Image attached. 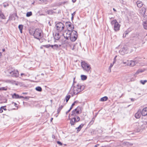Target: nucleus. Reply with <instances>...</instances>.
<instances>
[{
	"mask_svg": "<svg viewBox=\"0 0 147 147\" xmlns=\"http://www.w3.org/2000/svg\"><path fill=\"white\" fill-rule=\"evenodd\" d=\"M75 78H74V82L70 90V93L72 94V96L77 94L83 90L84 88L83 86H81L80 84L75 82Z\"/></svg>",
	"mask_w": 147,
	"mask_h": 147,
	"instance_id": "obj_1",
	"label": "nucleus"
},
{
	"mask_svg": "<svg viewBox=\"0 0 147 147\" xmlns=\"http://www.w3.org/2000/svg\"><path fill=\"white\" fill-rule=\"evenodd\" d=\"M81 65L84 70L88 73L91 72V67L90 65L84 61L81 62Z\"/></svg>",
	"mask_w": 147,
	"mask_h": 147,
	"instance_id": "obj_2",
	"label": "nucleus"
},
{
	"mask_svg": "<svg viewBox=\"0 0 147 147\" xmlns=\"http://www.w3.org/2000/svg\"><path fill=\"white\" fill-rule=\"evenodd\" d=\"M6 72L9 74V76L17 78L19 76L18 71L12 68L8 69L6 71Z\"/></svg>",
	"mask_w": 147,
	"mask_h": 147,
	"instance_id": "obj_3",
	"label": "nucleus"
},
{
	"mask_svg": "<svg viewBox=\"0 0 147 147\" xmlns=\"http://www.w3.org/2000/svg\"><path fill=\"white\" fill-rule=\"evenodd\" d=\"M42 31L39 29H37L35 30L33 34L34 38L38 40H40L42 37L41 34Z\"/></svg>",
	"mask_w": 147,
	"mask_h": 147,
	"instance_id": "obj_4",
	"label": "nucleus"
},
{
	"mask_svg": "<svg viewBox=\"0 0 147 147\" xmlns=\"http://www.w3.org/2000/svg\"><path fill=\"white\" fill-rule=\"evenodd\" d=\"M55 27L58 32H60L63 30L64 28L65 25L61 22H59L56 24Z\"/></svg>",
	"mask_w": 147,
	"mask_h": 147,
	"instance_id": "obj_5",
	"label": "nucleus"
},
{
	"mask_svg": "<svg viewBox=\"0 0 147 147\" xmlns=\"http://www.w3.org/2000/svg\"><path fill=\"white\" fill-rule=\"evenodd\" d=\"M112 25H114V30L117 31L119 30L120 25L117 22L116 20H114L111 22Z\"/></svg>",
	"mask_w": 147,
	"mask_h": 147,
	"instance_id": "obj_6",
	"label": "nucleus"
},
{
	"mask_svg": "<svg viewBox=\"0 0 147 147\" xmlns=\"http://www.w3.org/2000/svg\"><path fill=\"white\" fill-rule=\"evenodd\" d=\"M77 36V32L75 31L74 30L72 31V34L69 38H70L71 41L74 42L76 40Z\"/></svg>",
	"mask_w": 147,
	"mask_h": 147,
	"instance_id": "obj_7",
	"label": "nucleus"
},
{
	"mask_svg": "<svg viewBox=\"0 0 147 147\" xmlns=\"http://www.w3.org/2000/svg\"><path fill=\"white\" fill-rule=\"evenodd\" d=\"M71 31L69 30H67L63 33V35L66 39L68 40L69 38L72 34Z\"/></svg>",
	"mask_w": 147,
	"mask_h": 147,
	"instance_id": "obj_8",
	"label": "nucleus"
},
{
	"mask_svg": "<svg viewBox=\"0 0 147 147\" xmlns=\"http://www.w3.org/2000/svg\"><path fill=\"white\" fill-rule=\"evenodd\" d=\"M65 24L66 27L67 28V30H69L71 31H73V30L74 28V26L73 25L71 24V23L70 22H66Z\"/></svg>",
	"mask_w": 147,
	"mask_h": 147,
	"instance_id": "obj_9",
	"label": "nucleus"
},
{
	"mask_svg": "<svg viewBox=\"0 0 147 147\" xmlns=\"http://www.w3.org/2000/svg\"><path fill=\"white\" fill-rule=\"evenodd\" d=\"M120 54L123 55L127 53V47H123L119 51Z\"/></svg>",
	"mask_w": 147,
	"mask_h": 147,
	"instance_id": "obj_10",
	"label": "nucleus"
},
{
	"mask_svg": "<svg viewBox=\"0 0 147 147\" xmlns=\"http://www.w3.org/2000/svg\"><path fill=\"white\" fill-rule=\"evenodd\" d=\"M82 110L81 108L80 107H78L76 108L73 110L72 111V115H74V113L75 112H76V113L78 114L81 113Z\"/></svg>",
	"mask_w": 147,
	"mask_h": 147,
	"instance_id": "obj_11",
	"label": "nucleus"
},
{
	"mask_svg": "<svg viewBox=\"0 0 147 147\" xmlns=\"http://www.w3.org/2000/svg\"><path fill=\"white\" fill-rule=\"evenodd\" d=\"M135 124L136 126H138V129L139 130L142 129L144 128V127H143L144 125V123L143 124V123L142 122L140 123H136Z\"/></svg>",
	"mask_w": 147,
	"mask_h": 147,
	"instance_id": "obj_12",
	"label": "nucleus"
},
{
	"mask_svg": "<svg viewBox=\"0 0 147 147\" xmlns=\"http://www.w3.org/2000/svg\"><path fill=\"white\" fill-rule=\"evenodd\" d=\"M137 63V61L131 60L129 62H128V64H127V65L131 67H133Z\"/></svg>",
	"mask_w": 147,
	"mask_h": 147,
	"instance_id": "obj_13",
	"label": "nucleus"
},
{
	"mask_svg": "<svg viewBox=\"0 0 147 147\" xmlns=\"http://www.w3.org/2000/svg\"><path fill=\"white\" fill-rule=\"evenodd\" d=\"M12 98H24V97L22 96H19L18 94H16V93H14L12 95Z\"/></svg>",
	"mask_w": 147,
	"mask_h": 147,
	"instance_id": "obj_14",
	"label": "nucleus"
},
{
	"mask_svg": "<svg viewBox=\"0 0 147 147\" xmlns=\"http://www.w3.org/2000/svg\"><path fill=\"white\" fill-rule=\"evenodd\" d=\"M146 9L145 7H142L140 10L139 13L141 15H143L145 14Z\"/></svg>",
	"mask_w": 147,
	"mask_h": 147,
	"instance_id": "obj_15",
	"label": "nucleus"
},
{
	"mask_svg": "<svg viewBox=\"0 0 147 147\" xmlns=\"http://www.w3.org/2000/svg\"><path fill=\"white\" fill-rule=\"evenodd\" d=\"M69 115H70V114ZM69 119L70 120V119L69 118ZM76 122H76V117H74L73 118L71 119L70 124L71 125H74Z\"/></svg>",
	"mask_w": 147,
	"mask_h": 147,
	"instance_id": "obj_16",
	"label": "nucleus"
},
{
	"mask_svg": "<svg viewBox=\"0 0 147 147\" xmlns=\"http://www.w3.org/2000/svg\"><path fill=\"white\" fill-rule=\"evenodd\" d=\"M142 115L145 116L147 115V107L144 108L142 111Z\"/></svg>",
	"mask_w": 147,
	"mask_h": 147,
	"instance_id": "obj_17",
	"label": "nucleus"
},
{
	"mask_svg": "<svg viewBox=\"0 0 147 147\" xmlns=\"http://www.w3.org/2000/svg\"><path fill=\"white\" fill-rule=\"evenodd\" d=\"M141 114L142 113H141V111H138L135 114V116L136 118L139 119L140 117Z\"/></svg>",
	"mask_w": 147,
	"mask_h": 147,
	"instance_id": "obj_18",
	"label": "nucleus"
},
{
	"mask_svg": "<svg viewBox=\"0 0 147 147\" xmlns=\"http://www.w3.org/2000/svg\"><path fill=\"white\" fill-rule=\"evenodd\" d=\"M137 6L138 7H141L143 5L142 2L140 1H138L136 2Z\"/></svg>",
	"mask_w": 147,
	"mask_h": 147,
	"instance_id": "obj_19",
	"label": "nucleus"
},
{
	"mask_svg": "<svg viewBox=\"0 0 147 147\" xmlns=\"http://www.w3.org/2000/svg\"><path fill=\"white\" fill-rule=\"evenodd\" d=\"M55 39L58 40L60 38V36L59 34L58 33H56L54 36Z\"/></svg>",
	"mask_w": 147,
	"mask_h": 147,
	"instance_id": "obj_20",
	"label": "nucleus"
},
{
	"mask_svg": "<svg viewBox=\"0 0 147 147\" xmlns=\"http://www.w3.org/2000/svg\"><path fill=\"white\" fill-rule=\"evenodd\" d=\"M143 25L144 28L145 29H147V20L143 22Z\"/></svg>",
	"mask_w": 147,
	"mask_h": 147,
	"instance_id": "obj_21",
	"label": "nucleus"
},
{
	"mask_svg": "<svg viewBox=\"0 0 147 147\" xmlns=\"http://www.w3.org/2000/svg\"><path fill=\"white\" fill-rule=\"evenodd\" d=\"M64 106V105H61V106H60L59 107V108L57 110V114H58L59 112H60L61 110L63 108Z\"/></svg>",
	"mask_w": 147,
	"mask_h": 147,
	"instance_id": "obj_22",
	"label": "nucleus"
},
{
	"mask_svg": "<svg viewBox=\"0 0 147 147\" xmlns=\"http://www.w3.org/2000/svg\"><path fill=\"white\" fill-rule=\"evenodd\" d=\"M144 71V70H143L142 69H139L136 72L135 74L137 75L139 74L140 73H141L143 72Z\"/></svg>",
	"mask_w": 147,
	"mask_h": 147,
	"instance_id": "obj_23",
	"label": "nucleus"
},
{
	"mask_svg": "<svg viewBox=\"0 0 147 147\" xmlns=\"http://www.w3.org/2000/svg\"><path fill=\"white\" fill-rule=\"evenodd\" d=\"M108 99V97L107 96H105L102 98L100 99V101H105L107 100Z\"/></svg>",
	"mask_w": 147,
	"mask_h": 147,
	"instance_id": "obj_24",
	"label": "nucleus"
},
{
	"mask_svg": "<svg viewBox=\"0 0 147 147\" xmlns=\"http://www.w3.org/2000/svg\"><path fill=\"white\" fill-rule=\"evenodd\" d=\"M84 125V124H81L78 127L76 128V129H78V131H79L81 129L82 127Z\"/></svg>",
	"mask_w": 147,
	"mask_h": 147,
	"instance_id": "obj_25",
	"label": "nucleus"
},
{
	"mask_svg": "<svg viewBox=\"0 0 147 147\" xmlns=\"http://www.w3.org/2000/svg\"><path fill=\"white\" fill-rule=\"evenodd\" d=\"M23 26L22 25H20L18 26V28L20 30L21 33H22V31L23 29Z\"/></svg>",
	"mask_w": 147,
	"mask_h": 147,
	"instance_id": "obj_26",
	"label": "nucleus"
},
{
	"mask_svg": "<svg viewBox=\"0 0 147 147\" xmlns=\"http://www.w3.org/2000/svg\"><path fill=\"white\" fill-rule=\"evenodd\" d=\"M81 77L82 80H86L87 78L86 76L84 75H82Z\"/></svg>",
	"mask_w": 147,
	"mask_h": 147,
	"instance_id": "obj_27",
	"label": "nucleus"
},
{
	"mask_svg": "<svg viewBox=\"0 0 147 147\" xmlns=\"http://www.w3.org/2000/svg\"><path fill=\"white\" fill-rule=\"evenodd\" d=\"M0 16L3 19H4L5 18V17L3 14V13L1 11H0Z\"/></svg>",
	"mask_w": 147,
	"mask_h": 147,
	"instance_id": "obj_28",
	"label": "nucleus"
},
{
	"mask_svg": "<svg viewBox=\"0 0 147 147\" xmlns=\"http://www.w3.org/2000/svg\"><path fill=\"white\" fill-rule=\"evenodd\" d=\"M36 90L39 92H41L42 90V89L40 87L38 86L36 87Z\"/></svg>",
	"mask_w": 147,
	"mask_h": 147,
	"instance_id": "obj_29",
	"label": "nucleus"
},
{
	"mask_svg": "<svg viewBox=\"0 0 147 147\" xmlns=\"http://www.w3.org/2000/svg\"><path fill=\"white\" fill-rule=\"evenodd\" d=\"M32 12H28L26 13V16L27 17H29L32 16Z\"/></svg>",
	"mask_w": 147,
	"mask_h": 147,
	"instance_id": "obj_30",
	"label": "nucleus"
},
{
	"mask_svg": "<svg viewBox=\"0 0 147 147\" xmlns=\"http://www.w3.org/2000/svg\"><path fill=\"white\" fill-rule=\"evenodd\" d=\"M70 95H67L65 97V99L66 100V102H67L70 98Z\"/></svg>",
	"mask_w": 147,
	"mask_h": 147,
	"instance_id": "obj_31",
	"label": "nucleus"
},
{
	"mask_svg": "<svg viewBox=\"0 0 147 147\" xmlns=\"http://www.w3.org/2000/svg\"><path fill=\"white\" fill-rule=\"evenodd\" d=\"M140 82L141 84H144L145 83L147 82V81L146 80H141L140 81Z\"/></svg>",
	"mask_w": 147,
	"mask_h": 147,
	"instance_id": "obj_32",
	"label": "nucleus"
},
{
	"mask_svg": "<svg viewBox=\"0 0 147 147\" xmlns=\"http://www.w3.org/2000/svg\"><path fill=\"white\" fill-rule=\"evenodd\" d=\"M7 90V88L4 87H1L0 88V90Z\"/></svg>",
	"mask_w": 147,
	"mask_h": 147,
	"instance_id": "obj_33",
	"label": "nucleus"
},
{
	"mask_svg": "<svg viewBox=\"0 0 147 147\" xmlns=\"http://www.w3.org/2000/svg\"><path fill=\"white\" fill-rule=\"evenodd\" d=\"M76 117V122H77L80 121V118L79 117H78V116Z\"/></svg>",
	"mask_w": 147,
	"mask_h": 147,
	"instance_id": "obj_34",
	"label": "nucleus"
},
{
	"mask_svg": "<svg viewBox=\"0 0 147 147\" xmlns=\"http://www.w3.org/2000/svg\"><path fill=\"white\" fill-rule=\"evenodd\" d=\"M43 46L44 47H45L46 48H49L50 47L51 45H50L49 44H48V45H44Z\"/></svg>",
	"mask_w": 147,
	"mask_h": 147,
	"instance_id": "obj_35",
	"label": "nucleus"
},
{
	"mask_svg": "<svg viewBox=\"0 0 147 147\" xmlns=\"http://www.w3.org/2000/svg\"><path fill=\"white\" fill-rule=\"evenodd\" d=\"M54 48H55V49H57L58 48L57 45L55 44L54 45Z\"/></svg>",
	"mask_w": 147,
	"mask_h": 147,
	"instance_id": "obj_36",
	"label": "nucleus"
},
{
	"mask_svg": "<svg viewBox=\"0 0 147 147\" xmlns=\"http://www.w3.org/2000/svg\"><path fill=\"white\" fill-rule=\"evenodd\" d=\"M2 108H3V106L1 107L0 109V113H2L3 112V110L2 109Z\"/></svg>",
	"mask_w": 147,
	"mask_h": 147,
	"instance_id": "obj_37",
	"label": "nucleus"
},
{
	"mask_svg": "<svg viewBox=\"0 0 147 147\" xmlns=\"http://www.w3.org/2000/svg\"><path fill=\"white\" fill-rule=\"evenodd\" d=\"M75 105V104L74 103H73L72 104V105H71V107H70V110H71V109H72V108H73V106H74Z\"/></svg>",
	"mask_w": 147,
	"mask_h": 147,
	"instance_id": "obj_38",
	"label": "nucleus"
},
{
	"mask_svg": "<svg viewBox=\"0 0 147 147\" xmlns=\"http://www.w3.org/2000/svg\"><path fill=\"white\" fill-rule=\"evenodd\" d=\"M111 68H112V67H110V66L109 67V69H108V72H109L110 73V72H111Z\"/></svg>",
	"mask_w": 147,
	"mask_h": 147,
	"instance_id": "obj_39",
	"label": "nucleus"
},
{
	"mask_svg": "<svg viewBox=\"0 0 147 147\" xmlns=\"http://www.w3.org/2000/svg\"><path fill=\"white\" fill-rule=\"evenodd\" d=\"M117 57V56H116L114 58V61H113V63H112L113 64L116 62V58Z\"/></svg>",
	"mask_w": 147,
	"mask_h": 147,
	"instance_id": "obj_40",
	"label": "nucleus"
},
{
	"mask_svg": "<svg viewBox=\"0 0 147 147\" xmlns=\"http://www.w3.org/2000/svg\"><path fill=\"white\" fill-rule=\"evenodd\" d=\"M128 33L126 32H125V33H124L123 35V37H125L126 36L127 34Z\"/></svg>",
	"mask_w": 147,
	"mask_h": 147,
	"instance_id": "obj_41",
	"label": "nucleus"
},
{
	"mask_svg": "<svg viewBox=\"0 0 147 147\" xmlns=\"http://www.w3.org/2000/svg\"><path fill=\"white\" fill-rule=\"evenodd\" d=\"M57 143L58 144H59L60 145H62V143L60 141H58L57 142Z\"/></svg>",
	"mask_w": 147,
	"mask_h": 147,
	"instance_id": "obj_42",
	"label": "nucleus"
},
{
	"mask_svg": "<svg viewBox=\"0 0 147 147\" xmlns=\"http://www.w3.org/2000/svg\"><path fill=\"white\" fill-rule=\"evenodd\" d=\"M94 120H95V118H94V117L93 118H92V120L90 121V123H93Z\"/></svg>",
	"mask_w": 147,
	"mask_h": 147,
	"instance_id": "obj_43",
	"label": "nucleus"
},
{
	"mask_svg": "<svg viewBox=\"0 0 147 147\" xmlns=\"http://www.w3.org/2000/svg\"><path fill=\"white\" fill-rule=\"evenodd\" d=\"M74 115H72V114H71V115H72V116H76V115L77 114L76 113V112H74Z\"/></svg>",
	"mask_w": 147,
	"mask_h": 147,
	"instance_id": "obj_44",
	"label": "nucleus"
},
{
	"mask_svg": "<svg viewBox=\"0 0 147 147\" xmlns=\"http://www.w3.org/2000/svg\"><path fill=\"white\" fill-rule=\"evenodd\" d=\"M54 45H51L50 47H51L52 48H53V49H55V48H54Z\"/></svg>",
	"mask_w": 147,
	"mask_h": 147,
	"instance_id": "obj_45",
	"label": "nucleus"
},
{
	"mask_svg": "<svg viewBox=\"0 0 147 147\" xmlns=\"http://www.w3.org/2000/svg\"><path fill=\"white\" fill-rule=\"evenodd\" d=\"M71 110H70V109L67 111L66 112V114H67L68 113H69Z\"/></svg>",
	"mask_w": 147,
	"mask_h": 147,
	"instance_id": "obj_46",
	"label": "nucleus"
},
{
	"mask_svg": "<svg viewBox=\"0 0 147 147\" xmlns=\"http://www.w3.org/2000/svg\"><path fill=\"white\" fill-rule=\"evenodd\" d=\"M30 97L28 96H26L25 97H24V98L27 99H29Z\"/></svg>",
	"mask_w": 147,
	"mask_h": 147,
	"instance_id": "obj_47",
	"label": "nucleus"
},
{
	"mask_svg": "<svg viewBox=\"0 0 147 147\" xmlns=\"http://www.w3.org/2000/svg\"><path fill=\"white\" fill-rule=\"evenodd\" d=\"M144 125H146V127H147V121H145L144 123Z\"/></svg>",
	"mask_w": 147,
	"mask_h": 147,
	"instance_id": "obj_48",
	"label": "nucleus"
},
{
	"mask_svg": "<svg viewBox=\"0 0 147 147\" xmlns=\"http://www.w3.org/2000/svg\"><path fill=\"white\" fill-rule=\"evenodd\" d=\"M76 13V12H74L73 13H72L71 16H74Z\"/></svg>",
	"mask_w": 147,
	"mask_h": 147,
	"instance_id": "obj_49",
	"label": "nucleus"
},
{
	"mask_svg": "<svg viewBox=\"0 0 147 147\" xmlns=\"http://www.w3.org/2000/svg\"><path fill=\"white\" fill-rule=\"evenodd\" d=\"M113 65L114 64H113L112 63H111L110 64V67H112L113 66Z\"/></svg>",
	"mask_w": 147,
	"mask_h": 147,
	"instance_id": "obj_50",
	"label": "nucleus"
},
{
	"mask_svg": "<svg viewBox=\"0 0 147 147\" xmlns=\"http://www.w3.org/2000/svg\"><path fill=\"white\" fill-rule=\"evenodd\" d=\"M123 63L124 64H125L126 63H127V64H128V63H127V62L126 61H123Z\"/></svg>",
	"mask_w": 147,
	"mask_h": 147,
	"instance_id": "obj_51",
	"label": "nucleus"
},
{
	"mask_svg": "<svg viewBox=\"0 0 147 147\" xmlns=\"http://www.w3.org/2000/svg\"><path fill=\"white\" fill-rule=\"evenodd\" d=\"M2 109H3L4 110H7L5 108V107H3V108H2Z\"/></svg>",
	"mask_w": 147,
	"mask_h": 147,
	"instance_id": "obj_52",
	"label": "nucleus"
},
{
	"mask_svg": "<svg viewBox=\"0 0 147 147\" xmlns=\"http://www.w3.org/2000/svg\"><path fill=\"white\" fill-rule=\"evenodd\" d=\"M78 101H75L74 102V103L75 104L76 103H78Z\"/></svg>",
	"mask_w": 147,
	"mask_h": 147,
	"instance_id": "obj_53",
	"label": "nucleus"
},
{
	"mask_svg": "<svg viewBox=\"0 0 147 147\" xmlns=\"http://www.w3.org/2000/svg\"><path fill=\"white\" fill-rule=\"evenodd\" d=\"M22 94H27V92H23Z\"/></svg>",
	"mask_w": 147,
	"mask_h": 147,
	"instance_id": "obj_54",
	"label": "nucleus"
},
{
	"mask_svg": "<svg viewBox=\"0 0 147 147\" xmlns=\"http://www.w3.org/2000/svg\"><path fill=\"white\" fill-rule=\"evenodd\" d=\"M67 2V1H64V2H61V3L62 4H64L65 3Z\"/></svg>",
	"mask_w": 147,
	"mask_h": 147,
	"instance_id": "obj_55",
	"label": "nucleus"
},
{
	"mask_svg": "<svg viewBox=\"0 0 147 147\" xmlns=\"http://www.w3.org/2000/svg\"><path fill=\"white\" fill-rule=\"evenodd\" d=\"M76 0H72V1L73 3H75V2H76Z\"/></svg>",
	"mask_w": 147,
	"mask_h": 147,
	"instance_id": "obj_56",
	"label": "nucleus"
},
{
	"mask_svg": "<svg viewBox=\"0 0 147 147\" xmlns=\"http://www.w3.org/2000/svg\"><path fill=\"white\" fill-rule=\"evenodd\" d=\"M99 144H97L96 145H95L94 147H97L98 146H99Z\"/></svg>",
	"mask_w": 147,
	"mask_h": 147,
	"instance_id": "obj_57",
	"label": "nucleus"
},
{
	"mask_svg": "<svg viewBox=\"0 0 147 147\" xmlns=\"http://www.w3.org/2000/svg\"><path fill=\"white\" fill-rule=\"evenodd\" d=\"M74 45H73V48H72V50H74Z\"/></svg>",
	"mask_w": 147,
	"mask_h": 147,
	"instance_id": "obj_58",
	"label": "nucleus"
},
{
	"mask_svg": "<svg viewBox=\"0 0 147 147\" xmlns=\"http://www.w3.org/2000/svg\"><path fill=\"white\" fill-rule=\"evenodd\" d=\"M61 46V45H58V48H59Z\"/></svg>",
	"mask_w": 147,
	"mask_h": 147,
	"instance_id": "obj_59",
	"label": "nucleus"
},
{
	"mask_svg": "<svg viewBox=\"0 0 147 147\" xmlns=\"http://www.w3.org/2000/svg\"><path fill=\"white\" fill-rule=\"evenodd\" d=\"M21 76H22L23 75H25V74H24V73H21Z\"/></svg>",
	"mask_w": 147,
	"mask_h": 147,
	"instance_id": "obj_60",
	"label": "nucleus"
},
{
	"mask_svg": "<svg viewBox=\"0 0 147 147\" xmlns=\"http://www.w3.org/2000/svg\"><path fill=\"white\" fill-rule=\"evenodd\" d=\"M131 101H134V98H131Z\"/></svg>",
	"mask_w": 147,
	"mask_h": 147,
	"instance_id": "obj_61",
	"label": "nucleus"
},
{
	"mask_svg": "<svg viewBox=\"0 0 147 147\" xmlns=\"http://www.w3.org/2000/svg\"><path fill=\"white\" fill-rule=\"evenodd\" d=\"M2 51L3 52H4L5 51V49H2Z\"/></svg>",
	"mask_w": 147,
	"mask_h": 147,
	"instance_id": "obj_62",
	"label": "nucleus"
},
{
	"mask_svg": "<svg viewBox=\"0 0 147 147\" xmlns=\"http://www.w3.org/2000/svg\"><path fill=\"white\" fill-rule=\"evenodd\" d=\"M113 11H116V9L115 8H113Z\"/></svg>",
	"mask_w": 147,
	"mask_h": 147,
	"instance_id": "obj_63",
	"label": "nucleus"
},
{
	"mask_svg": "<svg viewBox=\"0 0 147 147\" xmlns=\"http://www.w3.org/2000/svg\"><path fill=\"white\" fill-rule=\"evenodd\" d=\"M13 103H14V105L15 106H16V105H17V104L16 103L13 102Z\"/></svg>",
	"mask_w": 147,
	"mask_h": 147,
	"instance_id": "obj_64",
	"label": "nucleus"
}]
</instances>
